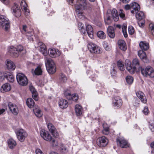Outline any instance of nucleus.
<instances>
[{
    "mask_svg": "<svg viewBox=\"0 0 154 154\" xmlns=\"http://www.w3.org/2000/svg\"><path fill=\"white\" fill-rule=\"evenodd\" d=\"M8 51L14 57L18 56V51L16 50V48L13 46H11L8 48Z\"/></svg>",
    "mask_w": 154,
    "mask_h": 154,
    "instance_id": "cd10ccee",
    "label": "nucleus"
},
{
    "mask_svg": "<svg viewBox=\"0 0 154 154\" xmlns=\"http://www.w3.org/2000/svg\"><path fill=\"white\" fill-rule=\"evenodd\" d=\"M96 46L97 45L92 43H89L88 45V48L90 51L93 53Z\"/></svg>",
    "mask_w": 154,
    "mask_h": 154,
    "instance_id": "f704fd0d",
    "label": "nucleus"
},
{
    "mask_svg": "<svg viewBox=\"0 0 154 154\" xmlns=\"http://www.w3.org/2000/svg\"><path fill=\"white\" fill-rule=\"evenodd\" d=\"M103 44L104 48L106 51H109L110 50V48L107 42H104L103 43Z\"/></svg>",
    "mask_w": 154,
    "mask_h": 154,
    "instance_id": "3c124183",
    "label": "nucleus"
},
{
    "mask_svg": "<svg viewBox=\"0 0 154 154\" xmlns=\"http://www.w3.org/2000/svg\"><path fill=\"white\" fill-rule=\"evenodd\" d=\"M11 89V87L10 85L6 83L2 85L1 88V91L2 92L4 93L10 91Z\"/></svg>",
    "mask_w": 154,
    "mask_h": 154,
    "instance_id": "bb28decb",
    "label": "nucleus"
},
{
    "mask_svg": "<svg viewBox=\"0 0 154 154\" xmlns=\"http://www.w3.org/2000/svg\"><path fill=\"white\" fill-rule=\"evenodd\" d=\"M86 0H79V2L77 4L81 6L82 9H90L92 7V6L89 2H86Z\"/></svg>",
    "mask_w": 154,
    "mask_h": 154,
    "instance_id": "6e6552de",
    "label": "nucleus"
},
{
    "mask_svg": "<svg viewBox=\"0 0 154 154\" xmlns=\"http://www.w3.org/2000/svg\"><path fill=\"white\" fill-rule=\"evenodd\" d=\"M116 69H115L113 68L112 69V71L111 72V74L113 76L115 75V74H116Z\"/></svg>",
    "mask_w": 154,
    "mask_h": 154,
    "instance_id": "774afa93",
    "label": "nucleus"
},
{
    "mask_svg": "<svg viewBox=\"0 0 154 154\" xmlns=\"http://www.w3.org/2000/svg\"><path fill=\"white\" fill-rule=\"evenodd\" d=\"M149 128L151 131H154V125L152 124H150L149 125Z\"/></svg>",
    "mask_w": 154,
    "mask_h": 154,
    "instance_id": "69168bd1",
    "label": "nucleus"
},
{
    "mask_svg": "<svg viewBox=\"0 0 154 154\" xmlns=\"http://www.w3.org/2000/svg\"><path fill=\"white\" fill-rule=\"evenodd\" d=\"M35 153L36 154H44L41 150L38 149H36Z\"/></svg>",
    "mask_w": 154,
    "mask_h": 154,
    "instance_id": "0e129e2a",
    "label": "nucleus"
},
{
    "mask_svg": "<svg viewBox=\"0 0 154 154\" xmlns=\"http://www.w3.org/2000/svg\"><path fill=\"white\" fill-rule=\"evenodd\" d=\"M143 112L144 115H148L149 112L148 107H145L144 109L143 110Z\"/></svg>",
    "mask_w": 154,
    "mask_h": 154,
    "instance_id": "13d9d810",
    "label": "nucleus"
},
{
    "mask_svg": "<svg viewBox=\"0 0 154 154\" xmlns=\"http://www.w3.org/2000/svg\"><path fill=\"white\" fill-rule=\"evenodd\" d=\"M107 34L111 38H114L115 36V31L113 27L109 26L107 29Z\"/></svg>",
    "mask_w": 154,
    "mask_h": 154,
    "instance_id": "5701e85b",
    "label": "nucleus"
},
{
    "mask_svg": "<svg viewBox=\"0 0 154 154\" xmlns=\"http://www.w3.org/2000/svg\"><path fill=\"white\" fill-rule=\"evenodd\" d=\"M127 26L124 25L122 27V31L124 35L125 38L128 37V34L126 32Z\"/></svg>",
    "mask_w": 154,
    "mask_h": 154,
    "instance_id": "09e8293b",
    "label": "nucleus"
},
{
    "mask_svg": "<svg viewBox=\"0 0 154 154\" xmlns=\"http://www.w3.org/2000/svg\"><path fill=\"white\" fill-rule=\"evenodd\" d=\"M131 8L133 10L131 11V12L134 14V12L136 13L140 9V6L136 2L132 3L131 4Z\"/></svg>",
    "mask_w": 154,
    "mask_h": 154,
    "instance_id": "aec40b11",
    "label": "nucleus"
},
{
    "mask_svg": "<svg viewBox=\"0 0 154 154\" xmlns=\"http://www.w3.org/2000/svg\"><path fill=\"white\" fill-rule=\"evenodd\" d=\"M10 22L8 18L5 16H0V27L5 30L8 31L10 28Z\"/></svg>",
    "mask_w": 154,
    "mask_h": 154,
    "instance_id": "7ed1b4c3",
    "label": "nucleus"
},
{
    "mask_svg": "<svg viewBox=\"0 0 154 154\" xmlns=\"http://www.w3.org/2000/svg\"><path fill=\"white\" fill-rule=\"evenodd\" d=\"M0 77L1 79H4L5 78H6L10 82H13L14 81V77L13 75L11 73L9 72H7L3 75H0Z\"/></svg>",
    "mask_w": 154,
    "mask_h": 154,
    "instance_id": "4468645a",
    "label": "nucleus"
},
{
    "mask_svg": "<svg viewBox=\"0 0 154 154\" xmlns=\"http://www.w3.org/2000/svg\"><path fill=\"white\" fill-rule=\"evenodd\" d=\"M128 32L130 34H133L134 32V27L132 26H129L128 27Z\"/></svg>",
    "mask_w": 154,
    "mask_h": 154,
    "instance_id": "603ef678",
    "label": "nucleus"
},
{
    "mask_svg": "<svg viewBox=\"0 0 154 154\" xmlns=\"http://www.w3.org/2000/svg\"><path fill=\"white\" fill-rule=\"evenodd\" d=\"M108 140L105 136L99 137L97 140V144L98 146L102 147L106 146L108 143Z\"/></svg>",
    "mask_w": 154,
    "mask_h": 154,
    "instance_id": "1a4fd4ad",
    "label": "nucleus"
},
{
    "mask_svg": "<svg viewBox=\"0 0 154 154\" xmlns=\"http://www.w3.org/2000/svg\"><path fill=\"white\" fill-rule=\"evenodd\" d=\"M59 105L60 108L62 109H64L68 107V104L66 100L63 99H61L59 102Z\"/></svg>",
    "mask_w": 154,
    "mask_h": 154,
    "instance_id": "a878e982",
    "label": "nucleus"
},
{
    "mask_svg": "<svg viewBox=\"0 0 154 154\" xmlns=\"http://www.w3.org/2000/svg\"><path fill=\"white\" fill-rule=\"evenodd\" d=\"M82 107L79 104H76L75 106V111L77 116H79L82 113Z\"/></svg>",
    "mask_w": 154,
    "mask_h": 154,
    "instance_id": "c85d7f7f",
    "label": "nucleus"
},
{
    "mask_svg": "<svg viewBox=\"0 0 154 154\" xmlns=\"http://www.w3.org/2000/svg\"><path fill=\"white\" fill-rule=\"evenodd\" d=\"M59 79L60 82L64 83L66 82L67 79L65 75L61 73L60 74Z\"/></svg>",
    "mask_w": 154,
    "mask_h": 154,
    "instance_id": "58836bf2",
    "label": "nucleus"
},
{
    "mask_svg": "<svg viewBox=\"0 0 154 154\" xmlns=\"http://www.w3.org/2000/svg\"><path fill=\"white\" fill-rule=\"evenodd\" d=\"M116 141L118 144H119L120 146L122 148H126L128 146L127 142L124 139H117Z\"/></svg>",
    "mask_w": 154,
    "mask_h": 154,
    "instance_id": "4be33fe9",
    "label": "nucleus"
},
{
    "mask_svg": "<svg viewBox=\"0 0 154 154\" xmlns=\"http://www.w3.org/2000/svg\"><path fill=\"white\" fill-rule=\"evenodd\" d=\"M138 55L140 58L145 63H148L149 60L147 59L146 54L143 50H140L138 51Z\"/></svg>",
    "mask_w": 154,
    "mask_h": 154,
    "instance_id": "6ab92c4d",
    "label": "nucleus"
},
{
    "mask_svg": "<svg viewBox=\"0 0 154 154\" xmlns=\"http://www.w3.org/2000/svg\"><path fill=\"white\" fill-rule=\"evenodd\" d=\"M109 129L108 128H105L102 131L103 133L105 135H108L109 133Z\"/></svg>",
    "mask_w": 154,
    "mask_h": 154,
    "instance_id": "4d7b16f0",
    "label": "nucleus"
},
{
    "mask_svg": "<svg viewBox=\"0 0 154 154\" xmlns=\"http://www.w3.org/2000/svg\"><path fill=\"white\" fill-rule=\"evenodd\" d=\"M6 64L7 69H8L14 70L16 67L14 63L9 60H6Z\"/></svg>",
    "mask_w": 154,
    "mask_h": 154,
    "instance_id": "412c9836",
    "label": "nucleus"
},
{
    "mask_svg": "<svg viewBox=\"0 0 154 154\" xmlns=\"http://www.w3.org/2000/svg\"><path fill=\"white\" fill-rule=\"evenodd\" d=\"M149 29L152 35L154 36V24L152 23H150L149 25Z\"/></svg>",
    "mask_w": 154,
    "mask_h": 154,
    "instance_id": "de8ad7c7",
    "label": "nucleus"
},
{
    "mask_svg": "<svg viewBox=\"0 0 154 154\" xmlns=\"http://www.w3.org/2000/svg\"><path fill=\"white\" fill-rule=\"evenodd\" d=\"M39 45H40V48H41V52L42 54L45 56L47 55V51L46 49V47L44 44H43L42 42H39Z\"/></svg>",
    "mask_w": 154,
    "mask_h": 154,
    "instance_id": "7c9ffc66",
    "label": "nucleus"
},
{
    "mask_svg": "<svg viewBox=\"0 0 154 154\" xmlns=\"http://www.w3.org/2000/svg\"><path fill=\"white\" fill-rule=\"evenodd\" d=\"M48 53L50 56L53 58L58 57L60 54V51L58 49L54 48H50Z\"/></svg>",
    "mask_w": 154,
    "mask_h": 154,
    "instance_id": "ddd939ff",
    "label": "nucleus"
},
{
    "mask_svg": "<svg viewBox=\"0 0 154 154\" xmlns=\"http://www.w3.org/2000/svg\"><path fill=\"white\" fill-rule=\"evenodd\" d=\"M25 34H26L29 40L31 41L33 40L32 36L34 34V32L33 31L31 32H28Z\"/></svg>",
    "mask_w": 154,
    "mask_h": 154,
    "instance_id": "79ce46f5",
    "label": "nucleus"
},
{
    "mask_svg": "<svg viewBox=\"0 0 154 154\" xmlns=\"http://www.w3.org/2000/svg\"><path fill=\"white\" fill-rule=\"evenodd\" d=\"M120 11H121V12L119 13L120 17L123 19L125 20V14L123 13L121 10H120Z\"/></svg>",
    "mask_w": 154,
    "mask_h": 154,
    "instance_id": "680f3d73",
    "label": "nucleus"
},
{
    "mask_svg": "<svg viewBox=\"0 0 154 154\" xmlns=\"http://www.w3.org/2000/svg\"><path fill=\"white\" fill-rule=\"evenodd\" d=\"M125 9L126 10H128L130 9L131 8V5H126L125 6Z\"/></svg>",
    "mask_w": 154,
    "mask_h": 154,
    "instance_id": "338daca9",
    "label": "nucleus"
},
{
    "mask_svg": "<svg viewBox=\"0 0 154 154\" xmlns=\"http://www.w3.org/2000/svg\"><path fill=\"white\" fill-rule=\"evenodd\" d=\"M32 96L33 98L35 100L37 101L38 100V98L37 97V92H36L32 93Z\"/></svg>",
    "mask_w": 154,
    "mask_h": 154,
    "instance_id": "6e6d98bb",
    "label": "nucleus"
},
{
    "mask_svg": "<svg viewBox=\"0 0 154 154\" xmlns=\"http://www.w3.org/2000/svg\"><path fill=\"white\" fill-rule=\"evenodd\" d=\"M20 5L21 8L23 9L25 11V15H29V11L27 8V5L26 2L24 0H22L21 1Z\"/></svg>",
    "mask_w": 154,
    "mask_h": 154,
    "instance_id": "b1692460",
    "label": "nucleus"
},
{
    "mask_svg": "<svg viewBox=\"0 0 154 154\" xmlns=\"http://www.w3.org/2000/svg\"><path fill=\"white\" fill-rule=\"evenodd\" d=\"M126 80L128 84H131L133 81V78L131 76H127L126 78Z\"/></svg>",
    "mask_w": 154,
    "mask_h": 154,
    "instance_id": "a18cd8bd",
    "label": "nucleus"
},
{
    "mask_svg": "<svg viewBox=\"0 0 154 154\" xmlns=\"http://www.w3.org/2000/svg\"><path fill=\"white\" fill-rule=\"evenodd\" d=\"M48 127L50 131L52 132L56 129L53 125L51 123H48Z\"/></svg>",
    "mask_w": 154,
    "mask_h": 154,
    "instance_id": "49530a36",
    "label": "nucleus"
},
{
    "mask_svg": "<svg viewBox=\"0 0 154 154\" xmlns=\"http://www.w3.org/2000/svg\"><path fill=\"white\" fill-rule=\"evenodd\" d=\"M136 17L137 20H139L138 21V23L139 26L142 27L144 24L145 21L144 20L145 18L144 14L143 12L141 11H138L135 13Z\"/></svg>",
    "mask_w": 154,
    "mask_h": 154,
    "instance_id": "39448f33",
    "label": "nucleus"
},
{
    "mask_svg": "<svg viewBox=\"0 0 154 154\" xmlns=\"http://www.w3.org/2000/svg\"><path fill=\"white\" fill-rule=\"evenodd\" d=\"M16 79L18 83L22 86H25L28 83V81L26 77L22 73L17 74L16 76Z\"/></svg>",
    "mask_w": 154,
    "mask_h": 154,
    "instance_id": "20e7f679",
    "label": "nucleus"
},
{
    "mask_svg": "<svg viewBox=\"0 0 154 154\" xmlns=\"http://www.w3.org/2000/svg\"><path fill=\"white\" fill-rule=\"evenodd\" d=\"M111 14L113 17L115 21H117L119 19V14L117 12V10L115 9H113L112 11Z\"/></svg>",
    "mask_w": 154,
    "mask_h": 154,
    "instance_id": "c756f323",
    "label": "nucleus"
},
{
    "mask_svg": "<svg viewBox=\"0 0 154 154\" xmlns=\"http://www.w3.org/2000/svg\"><path fill=\"white\" fill-rule=\"evenodd\" d=\"M13 14L16 17H18L21 15V11L19 6L14 3L11 8Z\"/></svg>",
    "mask_w": 154,
    "mask_h": 154,
    "instance_id": "423d86ee",
    "label": "nucleus"
},
{
    "mask_svg": "<svg viewBox=\"0 0 154 154\" xmlns=\"http://www.w3.org/2000/svg\"><path fill=\"white\" fill-rule=\"evenodd\" d=\"M51 140V144L53 146H56L58 145V143L55 140L52 139Z\"/></svg>",
    "mask_w": 154,
    "mask_h": 154,
    "instance_id": "bf43d9fd",
    "label": "nucleus"
},
{
    "mask_svg": "<svg viewBox=\"0 0 154 154\" xmlns=\"http://www.w3.org/2000/svg\"><path fill=\"white\" fill-rule=\"evenodd\" d=\"M33 111L35 116L38 117H41L42 115L41 110L39 109H34Z\"/></svg>",
    "mask_w": 154,
    "mask_h": 154,
    "instance_id": "ea45409f",
    "label": "nucleus"
},
{
    "mask_svg": "<svg viewBox=\"0 0 154 154\" xmlns=\"http://www.w3.org/2000/svg\"><path fill=\"white\" fill-rule=\"evenodd\" d=\"M9 147L11 149H13L16 145V141L12 139H10L8 141Z\"/></svg>",
    "mask_w": 154,
    "mask_h": 154,
    "instance_id": "2f4dec72",
    "label": "nucleus"
},
{
    "mask_svg": "<svg viewBox=\"0 0 154 154\" xmlns=\"http://www.w3.org/2000/svg\"><path fill=\"white\" fill-rule=\"evenodd\" d=\"M27 30V27L26 25H23L22 26V30H21V32L24 33H26Z\"/></svg>",
    "mask_w": 154,
    "mask_h": 154,
    "instance_id": "864d4df0",
    "label": "nucleus"
},
{
    "mask_svg": "<svg viewBox=\"0 0 154 154\" xmlns=\"http://www.w3.org/2000/svg\"><path fill=\"white\" fill-rule=\"evenodd\" d=\"M137 97L141 100V101L143 103H146L147 102V100L144 94L141 91H139L136 93Z\"/></svg>",
    "mask_w": 154,
    "mask_h": 154,
    "instance_id": "f3484780",
    "label": "nucleus"
},
{
    "mask_svg": "<svg viewBox=\"0 0 154 154\" xmlns=\"http://www.w3.org/2000/svg\"><path fill=\"white\" fill-rule=\"evenodd\" d=\"M113 106L117 108H120L122 104V101L120 97L116 96L114 97L112 100Z\"/></svg>",
    "mask_w": 154,
    "mask_h": 154,
    "instance_id": "9b49d317",
    "label": "nucleus"
},
{
    "mask_svg": "<svg viewBox=\"0 0 154 154\" xmlns=\"http://www.w3.org/2000/svg\"><path fill=\"white\" fill-rule=\"evenodd\" d=\"M45 64L47 70L49 74H53L56 71L55 65L51 59L46 58Z\"/></svg>",
    "mask_w": 154,
    "mask_h": 154,
    "instance_id": "f03ea898",
    "label": "nucleus"
},
{
    "mask_svg": "<svg viewBox=\"0 0 154 154\" xmlns=\"http://www.w3.org/2000/svg\"><path fill=\"white\" fill-rule=\"evenodd\" d=\"M86 31L89 37L92 39L94 38V31L93 28L91 25H88L86 26Z\"/></svg>",
    "mask_w": 154,
    "mask_h": 154,
    "instance_id": "a211bd4d",
    "label": "nucleus"
},
{
    "mask_svg": "<svg viewBox=\"0 0 154 154\" xmlns=\"http://www.w3.org/2000/svg\"><path fill=\"white\" fill-rule=\"evenodd\" d=\"M118 43L120 49L123 51L126 50L127 47L125 42L122 40H119L118 41Z\"/></svg>",
    "mask_w": 154,
    "mask_h": 154,
    "instance_id": "393cba45",
    "label": "nucleus"
},
{
    "mask_svg": "<svg viewBox=\"0 0 154 154\" xmlns=\"http://www.w3.org/2000/svg\"><path fill=\"white\" fill-rule=\"evenodd\" d=\"M8 106L11 112L14 115H17L18 112V109L17 106L11 102L9 103Z\"/></svg>",
    "mask_w": 154,
    "mask_h": 154,
    "instance_id": "2eb2a0df",
    "label": "nucleus"
},
{
    "mask_svg": "<svg viewBox=\"0 0 154 154\" xmlns=\"http://www.w3.org/2000/svg\"><path fill=\"white\" fill-rule=\"evenodd\" d=\"M52 134V135L54 137H58L59 134L58 133L56 129H55V130H54L52 132H51Z\"/></svg>",
    "mask_w": 154,
    "mask_h": 154,
    "instance_id": "5fc2aeb1",
    "label": "nucleus"
},
{
    "mask_svg": "<svg viewBox=\"0 0 154 154\" xmlns=\"http://www.w3.org/2000/svg\"><path fill=\"white\" fill-rule=\"evenodd\" d=\"M97 36L100 39H104L106 38V35L103 31H100L97 32Z\"/></svg>",
    "mask_w": 154,
    "mask_h": 154,
    "instance_id": "a19ab883",
    "label": "nucleus"
},
{
    "mask_svg": "<svg viewBox=\"0 0 154 154\" xmlns=\"http://www.w3.org/2000/svg\"><path fill=\"white\" fill-rule=\"evenodd\" d=\"M75 8L76 13L78 17L80 19H84L85 18V16L84 13L82 11L83 9H82L81 6L77 3L75 5Z\"/></svg>",
    "mask_w": 154,
    "mask_h": 154,
    "instance_id": "f8f14e48",
    "label": "nucleus"
},
{
    "mask_svg": "<svg viewBox=\"0 0 154 154\" xmlns=\"http://www.w3.org/2000/svg\"><path fill=\"white\" fill-rule=\"evenodd\" d=\"M125 66L127 70L131 74H133L136 71V68L140 70L141 74L144 77L148 75L151 78L154 77V69L150 66H148L145 69L140 66L139 60L137 59H134L132 61L133 66H131V62L128 60H126L125 62Z\"/></svg>",
    "mask_w": 154,
    "mask_h": 154,
    "instance_id": "f257e3e1",
    "label": "nucleus"
},
{
    "mask_svg": "<svg viewBox=\"0 0 154 154\" xmlns=\"http://www.w3.org/2000/svg\"><path fill=\"white\" fill-rule=\"evenodd\" d=\"M139 46L140 48L142 50L146 51L149 48V44L146 42L142 41L139 44Z\"/></svg>",
    "mask_w": 154,
    "mask_h": 154,
    "instance_id": "473e14b6",
    "label": "nucleus"
},
{
    "mask_svg": "<svg viewBox=\"0 0 154 154\" xmlns=\"http://www.w3.org/2000/svg\"><path fill=\"white\" fill-rule=\"evenodd\" d=\"M78 27L81 33L84 34L86 33V30L85 29L84 25L83 23L80 22H79Z\"/></svg>",
    "mask_w": 154,
    "mask_h": 154,
    "instance_id": "e433bc0d",
    "label": "nucleus"
},
{
    "mask_svg": "<svg viewBox=\"0 0 154 154\" xmlns=\"http://www.w3.org/2000/svg\"><path fill=\"white\" fill-rule=\"evenodd\" d=\"M17 134L18 139L21 142H23L25 138L27 136V133L23 129H21L18 130Z\"/></svg>",
    "mask_w": 154,
    "mask_h": 154,
    "instance_id": "0eeeda50",
    "label": "nucleus"
},
{
    "mask_svg": "<svg viewBox=\"0 0 154 154\" xmlns=\"http://www.w3.org/2000/svg\"><path fill=\"white\" fill-rule=\"evenodd\" d=\"M29 89L32 93L37 92L32 86L31 85L29 86Z\"/></svg>",
    "mask_w": 154,
    "mask_h": 154,
    "instance_id": "e2e57ef3",
    "label": "nucleus"
},
{
    "mask_svg": "<svg viewBox=\"0 0 154 154\" xmlns=\"http://www.w3.org/2000/svg\"><path fill=\"white\" fill-rule=\"evenodd\" d=\"M26 103L27 106L29 108H33L35 105V102L31 98H28L26 100Z\"/></svg>",
    "mask_w": 154,
    "mask_h": 154,
    "instance_id": "72a5a7b5",
    "label": "nucleus"
},
{
    "mask_svg": "<svg viewBox=\"0 0 154 154\" xmlns=\"http://www.w3.org/2000/svg\"><path fill=\"white\" fill-rule=\"evenodd\" d=\"M33 72L36 75H42V70L41 67L39 66H37L35 69V70H33Z\"/></svg>",
    "mask_w": 154,
    "mask_h": 154,
    "instance_id": "4c0bfd02",
    "label": "nucleus"
},
{
    "mask_svg": "<svg viewBox=\"0 0 154 154\" xmlns=\"http://www.w3.org/2000/svg\"><path fill=\"white\" fill-rule=\"evenodd\" d=\"M117 66L120 70L123 71L125 69L124 64L121 61L119 60L117 62Z\"/></svg>",
    "mask_w": 154,
    "mask_h": 154,
    "instance_id": "37998d69",
    "label": "nucleus"
},
{
    "mask_svg": "<svg viewBox=\"0 0 154 154\" xmlns=\"http://www.w3.org/2000/svg\"><path fill=\"white\" fill-rule=\"evenodd\" d=\"M96 46L97 45L92 43H89L88 45V48L90 51L93 53Z\"/></svg>",
    "mask_w": 154,
    "mask_h": 154,
    "instance_id": "c9c22d12",
    "label": "nucleus"
},
{
    "mask_svg": "<svg viewBox=\"0 0 154 154\" xmlns=\"http://www.w3.org/2000/svg\"><path fill=\"white\" fill-rule=\"evenodd\" d=\"M40 134L41 137L45 140L50 141L52 139V137L49 132L44 129H42L40 131Z\"/></svg>",
    "mask_w": 154,
    "mask_h": 154,
    "instance_id": "9d476101",
    "label": "nucleus"
},
{
    "mask_svg": "<svg viewBox=\"0 0 154 154\" xmlns=\"http://www.w3.org/2000/svg\"><path fill=\"white\" fill-rule=\"evenodd\" d=\"M105 22L106 24L109 25L112 22V20H111L110 17H108L107 19L105 20Z\"/></svg>",
    "mask_w": 154,
    "mask_h": 154,
    "instance_id": "052dcab7",
    "label": "nucleus"
},
{
    "mask_svg": "<svg viewBox=\"0 0 154 154\" xmlns=\"http://www.w3.org/2000/svg\"><path fill=\"white\" fill-rule=\"evenodd\" d=\"M65 95L67 97V98L69 100H72L76 102L77 101L78 98V95L75 94L72 95L70 93L65 92L64 93Z\"/></svg>",
    "mask_w": 154,
    "mask_h": 154,
    "instance_id": "dca6fc26",
    "label": "nucleus"
},
{
    "mask_svg": "<svg viewBox=\"0 0 154 154\" xmlns=\"http://www.w3.org/2000/svg\"><path fill=\"white\" fill-rule=\"evenodd\" d=\"M102 52V49L98 46H96L93 53L96 54H100Z\"/></svg>",
    "mask_w": 154,
    "mask_h": 154,
    "instance_id": "c03bdc74",
    "label": "nucleus"
},
{
    "mask_svg": "<svg viewBox=\"0 0 154 154\" xmlns=\"http://www.w3.org/2000/svg\"><path fill=\"white\" fill-rule=\"evenodd\" d=\"M16 50L18 51V53L19 52H20L22 51H24V52L23 53H25V51L23 50V46H22L21 45H19L17 47V48H16Z\"/></svg>",
    "mask_w": 154,
    "mask_h": 154,
    "instance_id": "8fccbe9b",
    "label": "nucleus"
}]
</instances>
